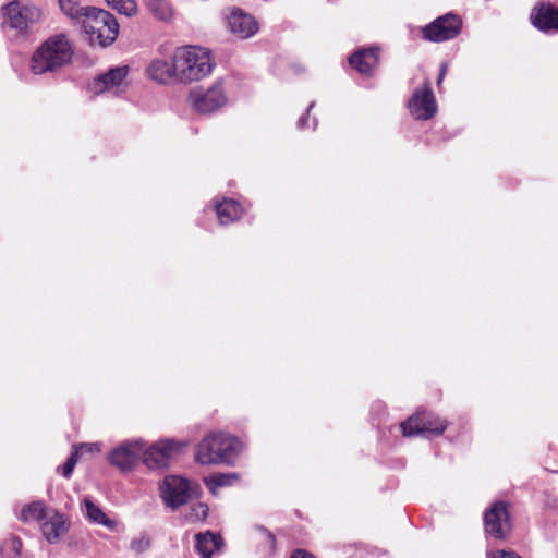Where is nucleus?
<instances>
[{"label":"nucleus","mask_w":558,"mask_h":558,"mask_svg":"<svg viewBox=\"0 0 558 558\" xmlns=\"http://www.w3.org/2000/svg\"><path fill=\"white\" fill-rule=\"evenodd\" d=\"M174 72L177 82L191 83L208 76L214 69V60L208 49L198 46H183L174 50Z\"/></svg>","instance_id":"f257e3e1"},{"label":"nucleus","mask_w":558,"mask_h":558,"mask_svg":"<svg viewBox=\"0 0 558 558\" xmlns=\"http://www.w3.org/2000/svg\"><path fill=\"white\" fill-rule=\"evenodd\" d=\"M82 29L92 46L108 47L119 35V23L113 14L95 7H87L80 21Z\"/></svg>","instance_id":"f03ea898"},{"label":"nucleus","mask_w":558,"mask_h":558,"mask_svg":"<svg viewBox=\"0 0 558 558\" xmlns=\"http://www.w3.org/2000/svg\"><path fill=\"white\" fill-rule=\"evenodd\" d=\"M241 450V442L223 433H211L196 447L195 458L201 464L231 463Z\"/></svg>","instance_id":"7ed1b4c3"},{"label":"nucleus","mask_w":558,"mask_h":558,"mask_svg":"<svg viewBox=\"0 0 558 558\" xmlns=\"http://www.w3.org/2000/svg\"><path fill=\"white\" fill-rule=\"evenodd\" d=\"M73 49L64 34L53 35L37 49V74L54 71L71 61Z\"/></svg>","instance_id":"20e7f679"},{"label":"nucleus","mask_w":558,"mask_h":558,"mask_svg":"<svg viewBox=\"0 0 558 558\" xmlns=\"http://www.w3.org/2000/svg\"><path fill=\"white\" fill-rule=\"evenodd\" d=\"M189 102L198 113L208 114L227 104V95L222 81H216L210 87H196L190 92Z\"/></svg>","instance_id":"39448f33"},{"label":"nucleus","mask_w":558,"mask_h":558,"mask_svg":"<svg viewBox=\"0 0 558 558\" xmlns=\"http://www.w3.org/2000/svg\"><path fill=\"white\" fill-rule=\"evenodd\" d=\"M447 423L438 416L418 412L400 424L403 436H437L445 432Z\"/></svg>","instance_id":"423d86ee"},{"label":"nucleus","mask_w":558,"mask_h":558,"mask_svg":"<svg viewBox=\"0 0 558 558\" xmlns=\"http://www.w3.org/2000/svg\"><path fill=\"white\" fill-rule=\"evenodd\" d=\"M159 489L165 505L172 509L189 502L193 494L189 480L178 475L166 476L160 483Z\"/></svg>","instance_id":"0eeeda50"},{"label":"nucleus","mask_w":558,"mask_h":558,"mask_svg":"<svg viewBox=\"0 0 558 558\" xmlns=\"http://www.w3.org/2000/svg\"><path fill=\"white\" fill-rule=\"evenodd\" d=\"M461 27V19L456 14L447 13L424 26L422 33L426 40L441 43L457 37Z\"/></svg>","instance_id":"6e6552de"},{"label":"nucleus","mask_w":558,"mask_h":558,"mask_svg":"<svg viewBox=\"0 0 558 558\" xmlns=\"http://www.w3.org/2000/svg\"><path fill=\"white\" fill-rule=\"evenodd\" d=\"M410 113L416 120H429L437 112V104L430 83L425 80L421 88L413 92L408 101Z\"/></svg>","instance_id":"1a4fd4ad"},{"label":"nucleus","mask_w":558,"mask_h":558,"mask_svg":"<svg viewBox=\"0 0 558 558\" xmlns=\"http://www.w3.org/2000/svg\"><path fill=\"white\" fill-rule=\"evenodd\" d=\"M144 442L128 440L113 448L108 456L109 462L122 472L133 470L142 458Z\"/></svg>","instance_id":"9d476101"},{"label":"nucleus","mask_w":558,"mask_h":558,"mask_svg":"<svg viewBox=\"0 0 558 558\" xmlns=\"http://www.w3.org/2000/svg\"><path fill=\"white\" fill-rule=\"evenodd\" d=\"M38 520H43L40 526L41 533L50 544L58 543L70 527V522L63 514L54 510H45L40 508L37 502V521Z\"/></svg>","instance_id":"9b49d317"},{"label":"nucleus","mask_w":558,"mask_h":558,"mask_svg":"<svg viewBox=\"0 0 558 558\" xmlns=\"http://www.w3.org/2000/svg\"><path fill=\"white\" fill-rule=\"evenodd\" d=\"M485 531L494 538H505L511 531L510 515L502 501L495 502L484 515Z\"/></svg>","instance_id":"f8f14e48"},{"label":"nucleus","mask_w":558,"mask_h":558,"mask_svg":"<svg viewBox=\"0 0 558 558\" xmlns=\"http://www.w3.org/2000/svg\"><path fill=\"white\" fill-rule=\"evenodd\" d=\"M181 445L172 439H163L143 449V463L149 469H163L168 466L172 454L179 451Z\"/></svg>","instance_id":"ddd939ff"},{"label":"nucleus","mask_w":558,"mask_h":558,"mask_svg":"<svg viewBox=\"0 0 558 558\" xmlns=\"http://www.w3.org/2000/svg\"><path fill=\"white\" fill-rule=\"evenodd\" d=\"M129 74V66L122 65L110 69L106 74H102L94 80L90 84V92L95 95L105 92L119 94L123 92L128 85L126 77Z\"/></svg>","instance_id":"4468645a"},{"label":"nucleus","mask_w":558,"mask_h":558,"mask_svg":"<svg viewBox=\"0 0 558 558\" xmlns=\"http://www.w3.org/2000/svg\"><path fill=\"white\" fill-rule=\"evenodd\" d=\"M226 21L230 33L240 39L252 37L259 29L255 17L239 8H232L226 15Z\"/></svg>","instance_id":"2eb2a0df"},{"label":"nucleus","mask_w":558,"mask_h":558,"mask_svg":"<svg viewBox=\"0 0 558 558\" xmlns=\"http://www.w3.org/2000/svg\"><path fill=\"white\" fill-rule=\"evenodd\" d=\"M4 22L20 35H25L33 21V10L20 1H11L2 8Z\"/></svg>","instance_id":"dca6fc26"},{"label":"nucleus","mask_w":558,"mask_h":558,"mask_svg":"<svg viewBox=\"0 0 558 558\" xmlns=\"http://www.w3.org/2000/svg\"><path fill=\"white\" fill-rule=\"evenodd\" d=\"M532 23L545 33L558 32V9L549 3H539L531 14Z\"/></svg>","instance_id":"f3484780"},{"label":"nucleus","mask_w":558,"mask_h":558,"mask_svg":"<svg viewBox=\"0 0 558 558\" xmlns=\"http://www.w3.org/2000/svg\"><path fill=\"white\" fill-rule=\"evenodd\" d=\"M173 69L174 53L170 62L161 58L151 60L146 69V74L150 80L159 84H169L177 82V74Z\"/></svg>","instance_id":"a211bd4d"},{"label":"nucleus","mask_w":558,"mask_h":558,"mask_svg":"<svg viewBox=\"0 0 558 558\" xmlns=\"http://www.w3.org/2000/svg\"><path fill=\"white\" fill-rule=\"evenodd\" d=\"M350 65L361 74H371L378 63V50L376 48L362 49L349 59Z\"/></svg>","instance_id":"6ab92c4d"},{"label":"nucleus","mask_w":558,"mask_h":558,"mask_svg":"<svg viewBox=\"0 0 558 558\" xmlns=\"http://www.w3.org/2000/svg\"><path fill=\"white\" fill-rule=\"evenodd\" d=\"M222 546V539L219 535L210 532L198 533L195 535V547L202 558H211L213 554Z\"/></svg>","instance_id":"aec40b11"},{"label":"nucleus","mask_w":558,"mask_h":558,"mask_svg":"<svg viewBox=\"0 0 558 558\" xmlns=\"http://www.w3.org/2000/svg\"><path fill=\"white\" fill-rule=\"evenodd\" d=\"M85 514L87 519L95 523L113 531L117 527V521L107 517L99 506L93 502L88 497L84 498Z\"/></svg>","instance_id":"412c9836"},{"label":"nucleus","mask_w":558,"mask_h":558,"mask_svg":"<svg viewBox=\"0 0 558 558\" xmlns=\"http://www.w3.org/2000/svg\"><path fill=\"white\" fill-rule=\"evenodd\" d=\"M216 211L219 222L221 225H229L241 217L242 207L233 199H223L216 205Z\"/></svg>","instance_id":"4be33fe9"},{"label":"nucleus","mask_w":558,"mask_h":558,"mask_svg":"<svg viewBox=\"0 0 558 558\" xmlns=\"http://www.w3.org/2000/svg\"><path fill=\"white\" fill-rule=\"evenodd\" d=\"M238 480L235 473H218L206 477L205 484L211 494L217 495L221 487L231 486Z\"/></svg>","instance_id":"5701e85b"},{"label":"nucleus","mask_w":558,"mask_h":558,"mask_svg":"<svg viewBox=\"0 0 558 558\" xmlns=\"http://www.w3.org/2000/svg\"><path fill=\"white\" fill-rule=\"evenodd\" d=\"M82 0H58L61 12L73 21H81L87 11V7L81 5Z\"/></svg>","instance_id":"b1692460"},{"label":"nucleus","mask_w":558,"mask_h":558,"mask_svg":"<svg viewBox=\"0 0 558 558\" xmlns=\"http://www.w3.org/2000/svg\"><path fill=\"white\" fill-rule=\"evenodd\" d=\"M150 13L160 21H168L172 17V9L166 0H147Z\"/></svg>","instance_id":"393cba45"},{"label":"nucleus","mask_w":558,"mask_h":558,"mask_svg":"<svg viewBox=\"0 0 558 558\" xmlns=\"http://www.w3.org/2000/svg\"><path fill=\"white\" fill-rule=\"evenodd\" d=\"M106 3L112 9L117 10L120 14L133 16L137 13V4L135 0H105Z\"/></svg>","instance_id":"a878e982"},{"label":"nucleus","mask_w":558,"mask_h":558,"mask_svg":"<svg viewBox=\"0 0 558 558\" xmlns=\"http://www.w3.org/2000/svg\"><path fill=\"white\" fill-rule=\"evenodd\" d=\"M21 547H22L21 541L16 537H11L0 547V550L3 556H8V557H10L11 555L17 556V555H20Z\"/></svg>","instance_id":"bb28decb"},{"label":"nucleus","mask_w":558,"mask_h":558,"mask_svg":"<svg viewBox=\"0 0 558 558\" xmlns=\"http://www.w3.org/2000/svg\"><path fill=\"white\" fill-rule=\"evenodd\" d=\"M150 547V539L147 535H140L135 537L130 543V549L135 554H142L146 551Z\"/></svg>","instance_id":"cd10ccee"},{"label":"nucleus","mask_w":558,"mask_h":558,"mask_svg":"<svg viewBox=\"0 0 558 558\" xmlns=\"http://www.w3.org/2000/svg\"><path fill=\"white\" fill-rule=\"evenodd\" d=\"M78 451L75 450L66 460V462L59 469L64 477H70L75 464L77 463Z\"/></svg>","instance_id":"c85d7f7f"},{"label":"nucleus","mask_w":558,"mask_h":558,"mask_svg":"<svg viewBox=\"0 0 558 558\" xmlns=\"http://www.w3.org/2000/svg\"><path fill=\"white\" fill-rule=\"evenodd\" d=\"M35 518V507H34V502H31V504H27L23 507L22 511H21V514H20V520L23 521V522H29L32 521L33 519Z\"/></svg>","instance_id":"c756f323"},{"label":"nucleus","mask_w":558,"mask_h":558,"mask_svg":"<svg viewBox=\"0 0 558 558\" xmlns=\"http://www.w3.org/2000/svg\"><path fill=\"white\" fill-rule=\"evenodd\" d=\"M76 450L80 452V451H88V452H99L100 451V447L98 444H82L80 445Z\"/></svg>","instance_id":"7c9ffc66"},{"label":"nucleus","mask_w":558,"mask_h":558,"mask_svg":"<svg viewBox=\"0 0 558 558\" xmlns=\"http://www.w3.org/2000/svg\"><path fill=\"white\" fill-rule=\"evenodd\" d=\"M494 558H521L513 551L499 550L495 554Z\"/></svg>","instance_id":"2f4dec72"},{"label":"nucleus","mask_w":558,"mask_h":558,"mask_svg":"<svg viewBox=\"0 0 558 558\" xmlns=\"http://www.w3.org/2000/svg\"><path fill=\"white\" fill-rule=\"evenodd\" d=\"M291 558H315L314 556H312L311 554H307L306 551H303V550H296L292 556Z\"/></svg>","instance_id":"473e14b6"},{"label":"nucleus","mask_w":558,"mask_h":558,"mask_svg":"<svg viewBox=\"0 0 558 558\" xmlns=\"http://www.w3.org/2000/svg\"><path fill=\"white\" fill-rule=\"evenodd\" d=\"M447 73V65L446 64H442L441 65V69H440V73H439V77H438V81H437V85L439 86L445 77Z\"/></svg>","instance_id":"72a5a7b5"},{"label":"nucleus","mask_w":558,"mask_h":558,"mask_svg":"<svg viewBox=\"0 0 558 558\" xmlns=\"http://www.w3.org/2000/svg\"><path fill=\"white\" fill-rule=\"evenodd\" d=\"M197 511H199L202 517L205 518L207 514L208 508H207V506L201 504L197 508Z\"/></svg>","instance_id":"f704fd0d"},{"label":"nucleus","mask_w":558,"mask_h":558,"mask_svg":"<svg viewBox=\"0 0 558 558\" xmlns=\"http://www.w3.org/2000/svg\"><path fill=\"white\" fill-rule=\"evenodd\" d=\"M305 121H306L305 117L300 118V120L298 122L299 128H304L305 126Z\"/></svg>","instance_id":"c9c22d12"},{"label":"nucleus","mask_w":558,"mask_h":558,"mask_svg":"<svg viewBox=\"0 0 558 558\" xmlns=\"http://www.w3.org/2000/svg\"><path fill=\"white\" fill-rule=\"evenodd\" d=\"M314 104H311L308 109H307V112H310V110L313 108Z\"/></svg>","instance_id":"e433bc0d"}]
</instances>
